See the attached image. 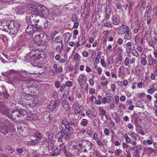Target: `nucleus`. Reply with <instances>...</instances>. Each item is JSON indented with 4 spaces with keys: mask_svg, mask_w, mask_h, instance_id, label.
Listing matches in <instances>:
<instances>
[{
    "mask_svg": "<svg viewBox=\"0 0 157 157\" xmlns=\"http://www.w3.org/2000/svg\"><path fill=\"white\" fill-rule=\"evenodd\" d=\"M24 114L23 113L22 110L19 111L18 110L16 109L13 110L11 114H10V117L9 118L12 119H14L16 118L17 117H19L23 116Z\"/></svg>",
    "mask_w": 157,
    "mask_h": 157,
    "instance_id": "7",
    "label": "nucleus"
},
{
    "mask_svg": "<svg viewBox=\"0 0 157 157\" xmlns=\"http://www.w3.org/2000/svg\"><path fill=\"white\" fill-rule=\"evenodd\" d=\"M129 105V106L128 107V109L131 111L133 110L134 108L135 107L134 105L132 104Z\"/></svg>",
    "mask_w": 157,
    "mask_h": 157,
    "instance_id": "62",
    "label": "nucleus"
},
{
    "mask_svg": "<svg viewBox=\"0 0 157 157\" xmlns=\"http://www.w3.org/2000/svg\"><path fill=\"white\" fill-rule=\"evenodd\" d=\"M66 87L65 84H61L60 86V90L61 92H63L64 90L65 87Z\"/></svg>",
    "mask_w": 157,
    "mask_h": 157,
    "instance_id": "55",
    "label": "nucleus"
},
{
    "mask_svg": "<svg viewBox=\"0 0 157 157\" xmlns=\"http://www.w3.org/2000/svg\"><path fill=\"white\" fill-rule=\"evenodd\" d=\"M116 6L117 8L119 10H121L122 8L120 2L117 3Z\"/></svg>",
    "mask_w": 157,
    "mask_h": 157,
    "instance_id": "63",
    "label": "nucleus"
},
{
    "mask_svg": "<svg viewBox=\"0 0 157 157\" xmlns=\"http://www.w3.org/2000/svg\"><path fill=\"white\" fill-rule=\"evenodd\" d=\"M35 51L36 50H32L27 54V56H29L30 58H33V59H35Z\"/></svg>",
    "mask_w": 157,
    "mask_h": 157,
    "instance_id": "25",
    "label": "nucleus"
},
{
    "mask_svg": "<svg viewBox=\"0 0 157 157\" xmlns=\"http://www.w3.org/2000/svg\"><path fill=\"white\" fill-rule=\"evenodd\" d=\"M40 18L39 15L32 13H27L26 16V20L33 25H37Z\"/></svg>",
    "mask_w": 157,
    "mask_h": 157,
    "instance_id": "3",
    "label": "nucleus"
},
{
    "mask_svg": "<svg viewBox=\"0 0 157 157\" xmlns=\"http://www.w3.org/2000/svg\"><path fill=\"white\" fill-rule=\"evenodd\" d=\"M95 155L96 156L98 157H107L105 155H102L100 152L97 150L95 151Z\"/></svg>",
    "mask_w": 157,
    "mask_h": 157,
    "instance_id": "51",
    "label": "nucleus"
},
{
    "mask_svg": "<svg viewBox=\"0 0 157 157\" xmlns=\"http://www.w3.org/2000/svg\"><path fill=\"white\" fill-rule=\"evenodd\" d=\"M77 125L76 121L74 119H71L69 121H67L66 129L70 133L74 132V129Z\"/></svg>",
    "mask_w": 157,
    "mask_h": 157,
    "instance_id": "5",
    "label": "nucleus"
},
{
    "mask_svg": "<svg viewBox=\"0 0 157 157\" xmlns=\"http://www.w3.org/2000/svg\"><path fill=\"white\" fill-rule=\"evenodd\" d=\"M148 43L151 46L154 48H157V37H154L150 40Z\"/></svg>",
    "mask_w": 157,
    "mask_h": 157,
    "instance_id": "13",
    "label": "nucleus"
},
{
    "mask_svg": "<svg viewBox=\"0 0 157 157\" xmlns=\"http://www.w3.org/2000/svg\"><path fill=\"white\" fill-rule=\"evenodd\" d=\"M111 87L112 90L113 92L115 91L116 89V86L114 84H111Z\"/></svg>",
    "mask_w": 157,
    "mask_h": 157,
    "instance_id": "59",
    "label": "nucleus"
},
{
    "mask_svg": "<svg viewBox=\"0 0 157 157\" xmlns=\"http://www.w3.org/2000/svg\"><path fill=\"white\" fill-rule=\"evenodd\" d=\"M38 141H38L37 140H33L29 141L28 143L30 144L35 145L38 143Z\"/></svg>",
    "mask_w": 157,
    "mask_h": 157,
    "instance_id": "42",
    "label": "nucleus"
},
{
    "mask_svg": "<svg viewBox=\"0 0 157 157\" xmlns=\"http://www.w3.org/2000/svg\"><path fill=\"white\" fill-rule=\"evenodd\" d=\"M75 53V52L73 51L72 54V56L74 60H78L80 58V56L78 54Z\"/></svg>",
    "mask_w": 157,
    "mask_h": 157,
    "instance_id": "29",
    "label": "nucleus"
},
{
    "mask_svg": "<svg viewBox=\"0 0 157 157\" xmlns=\"http://www.w3.org/2000/svg\"><path fill=\"white\" fill-rule=\"evenodd\" d=\"M63 43H61L57 46L56 48V50L57 51H59L60 53L61 51H63Z\"/></svg>",
    "mask_w": 157,
    "mask_h": 157,
    "instance_id": "32",
    "label": "nucleus"
},
{
    "mask_svg": "<svg viewBox=\"0 0 157 157\" xmlns=\"http://www.w3.org/2000/svg\"><path fill=\"white\" fill-rule=\"evenodd\" d=\"M93 138L94 140H95L97 144V142L100 140L98 138V134L97 132H95L94 133L93 135Z\"/></svg>",
    "mask_w": 157,
    "mask_h": 157,
    "instance_id": "30",
    "label": "nucleus"
},
{
    "mask_svg": "<svg viewBox=\"0 0 157 157\" xmlns=\"http://www.w3.org/2000/svg\"><path fill=\"white\" fill-rule=\"evenodd\" d=\"M94 77L93 76H92V78H90L89 79L88 81L90 83V84L91 86H93L94 83Z\"/></svg>",
    "mask_w": 157,
    "mask_h": 157,
    "instance_id": "50",
    "label": "nucleus"
},
{
    "mask_svg": "<svg viewBox=\"0 0 157 157\" xmlns=\"http://www.w3.org/2000/svg\"><path fill=\"white\" fill-rule=\"evenodd\" d=\"M72 21L73 22H76L78 21V16L76 14H74L72 17Z\"/></svg>",
    "mask_w": 157,
    "mask_h": 157,
    "instance_id": "44",
    "label": "nucleus"
},
{
    "mask_svg": "<svg viewBox=\"0 0 157 157\" xmlns=\"http://www.w3.org/2000/svg\"><path fill=\"white\" fill-rule=\"evenodd\" d=\"M66 87H70L73 85V83L71 81H67L65 84Z\"/></svg>",
    "mask_w": 157,
    "mask_h": 157,
    "instance_id": "49",
    "label": "nucleus"
},
{
    "mask_svg": "<svg viewBox=\"0 0 157 157\" xmlns=\"http://www.w3.org/2000/svg\"><path fill=\"white\" fill-rule=\"evenodd\" d=\"M129 27L128 26L121 25L117 28L118 30L121 34H124L129 31Z\"/></svg>",
    "mask_w": 157,
    "mask_h": 157,
    "instance_id": "14",
    "label": "nucleus"
},
{
    "mask_svg": "<svg viewBox=\"0 0 157 157\" xmlns=\"http://www.w3.org/2000/svg\"><path fill=\"white\" fill-rule=\"evenodd\" d=\"M111 11V8L110 6H107L105 9V17L106 19H108L110 17V15Z\"/></svg>",
    "mask_w": 157,
    "mask_h": 157,
    "instance_id": "20",
    "label": "nucleus"
},
{
    "mask_svg": "<svg viewBox=\"0 0 157 157\" xmlns=\"http://www.w3.org/2000/svg\"><path fill=\"white\" fill-rule=\"evenodd\" d=\"M139 156L140 155L137 151H136L134 152L133 157H139Z\"/></svg>",
    "mask_w": 157,
    "mask_h": 157,
    "instance_id": "64",
    "label": "nucleus"
},
{
    "mask_svg": "<svg viewBox=\"0 0 157 157\" xmlns=\"http://www.w3.org/2000/svg\"><path fill=\"white\" fill-rule=\"evenodd\" d=\"M0 29L9 32L8 21L6 22L2 23L0 25Z\"/></svg>",
    "mask_w": 157,
    "mask_h": 157,
    "instance_id": "17",
    "label": "nucleus"
},
{
    "mask_svg": "<svg viewBox=\"0 0 157 157\" xmlns=\"http://www.w3.org/2000/svg\"><path fill=\"white\" fill-rule=\"evenodd\" d=\"M74 96L71 95H70L68 98V99L69 100V101H70V102H71L72 103H73V101H74Z\"/></svg>",
    "mask_w": 157,
    "mask_h": 157,
    "instance_id": "54",
    "label": "nucleus"
},
{
    "mask_svg": "<svg viewBox=\"0 0 157 157\" xmlns=\"http://www.w3.org/2000/svg\"><path fill=\"white\" fill-rule=\"evenodd\" d=\"M62 105L64 109L67 111H70V108L69 105V103L66 100H63L62 102Z\"/></svg>",
    "mask_w": 157,
    "mask_h": 157,
    "instance_id": "19",
    "label": "nucleus"
},
{
    "mask_svg": "<svg viewBox=\"0 0 157 157\" xmlns=\"http://www.w3.org/2000/svg\"><path fill=\"white\" fill-rule=\"evenodd\" d=\"M129 135L131 138L136 140L137 138V134L133 132H130L129 133Z\"/></svg>",
    "mask_w": 157,
    "mask_h": 157,
    "instance_id": "31",
    "label": "nucleus"
},
{
    "mask_svg": "<svg viewBox=\"0 0 157 157\" xmlns=\"http://www.w3.org/2000/svg\"><path fill=\"white\" fill-rule=\"evenodd\" d=\"M32 11L43 15L47 14L48 10L46 7L41 4H33L31 5Z\"/></svg>",
    "mask_w": 157,
    "mask_h": 157,
    "instance_id": "2",
    "label": "nucleus"
},
{
    "mask_svg": "<svg viewBox=\"0 0 157 157\" xmlns=\"http://www.w3.org/2000/svg\"><path fill=\"white\" fill-rule=\"evenodd\" d=\"M146 56L145 55L142 54L141 55V63L144 66H145L147 63V60H146Z\"/></svg>",
    "mask_w": 157,
    "mask_h": 157,
    "instance_id": "24",
    "label": "nucleus"
},
{
    "mask_svg": "<svg viewBox=\"0 0 157 157\" xmlns=\"http://www.w3.org/2000/svg\"><path fill=\"white\" fill-rule=\"evenodd\" d=\"M8 15H7L2 14H0V17H1V20L2 21L6 20V17H8Z\"/></svg>",
    "mask_w": 157,
    "mask_h": 157,
    "instance_id": "53",
    "label": "nucleus"
},
{
    "mask_svg": "<svg viewBox=\"0 0 157 157\" xmlns=\"http://www.w3.org/2000/svg\"><path fill=\"white\" fill-rule=\"evenodd\" d=\"M56 104L54 100H52L50 102V104L48 105L47 108L50 110H53L56 107Z\"/></svg>",
    "mask_w": 157,
    "mask_h": 157,
    "instance_id": "18",
    "label": "nucleus"
},
{
    "mask_svg": "<svg viewBox=\"0 0 157 157\" xmlns=\"http://www.w3.org/2000/svg\"><path fill=\"white\" fill-rule=\"evenodd\" d=\"M9 32L11 35L16 34L19 29L20 24L16 21L11 20L8 21Z\"/></svg>",
    "mask_w": 157,
    "mask_h": 157,
    "instance_id": "1",
    "label": "nucleus"
},
{
    "mask_svg": "<svg viewBox=\"0 0 157 157\" xmlns=\"http://www.w3.org/2000/svg\"><path fill=\"white\" fill-rule=\"evenodd\" d=\"M35 32V36L36 39V40H39V41H42V38H43L44 36H46V35L42 32L41 33L40 32L37 30Z\"/></svg>",
    "mask_w": 157,
    "mask_h": 157,
    "instance_id": "11",
    "label": "nucleus"
},
{
    "mask_svg": "<svg viewBox=\"0 0 157 157\" xmlns=\"http://www.w3.org/2000/svg\"><path fill=\"white\" fill-rule=\"evenodd\" d=\"M132 71L133 73H136L139 74L140 69L138 68L137 66L134 65L132 67Z\"/></svg>",
    "mask_w": 157,
    "mask_h": 157,
    "instance_id": "33",
    "label": "nucleus"
},
{
    "mask_svg": "<svg viewBox=\"0 0 157 157\" xmlns=\"http://www.w3.org/2000/svg\"><path fill=\"white\" fill-rule=\"evenodd\" d=\"M134 52H133L132 54L134 56L136 57H138L139 56L140 54L139 53H138L137 52L136 50H134Z\"/></svg>",
    "mask_w": 157,
    "mask_h": 157,
    "instance_id": "58",
    "label": "nucleus"
},
{
    "mask_svg": "<svg viewBox=\"0 0 157 157\" xmlns=\"http://www.w3.org/2000/svg\"><path fill=\"white\" fill-rule=\"evenodd\" d=\"M99 115L100 116H103L105 115L106 111L105 110L103 109L102 107L100 106L99 108Z\"/></svg>",
    "mask_w": 157,
    "mask_h": 157,
    "instance_id": "26",
    "label": "nucleus"
},
{
    "mask_svg": "<svg viewBox=\"0 0 157 157\" xmlns=\"http://www.w3.org/2000/svg\"><path fill=\"white\" fill-rule=\"evenodd\" d=\"M104 133L106 136H108L109 135L110 132L107 129L105 128L104 130Z\"/></svg>",
    "mask_w": 157,
    "mask_h": 157,
    "instance_id": "60",
    "label": "nucleus"
},
{
    "mask_svg": "<svg viewBox=\"0 0 157 157\" xmlns=\"http://www.w3.org/2000/svg\"><path fill=\"white\" fill-rule=\"evenodd\" d=\"M79 42L80 43L81 45H83L86 42V40L85 39V36L82 34V36L81 39V40H79Z\"/></svg>",
    "mask_w": 157,
    "mask_h": 157,
    "instance_id": "38",
    "label": "nucleus"
},
{
    "mask_svg": "<svg viewBox=\"0 0 157 157\" xmlns=\"http://www.w3.org/2000/svg\"><path fill=\"white\" fill-rule=\"evenodd\" d=\"M108 143V141L107 139H105L101 141L100 140L97 142V144L100 146L104 147L107 146Z\"/></svg>",
    "mask_w": 157,
    "mask_h": 157,
    "instance_id": "23",
    "label": "nucleus"
},
{
    "mask_svg": "<svg viewBox=\"0 0 157 157\" xmlns=\"http://www.w3.org/2000/svg\"><path fill=\"white\" fill-rule=\"evenodd\" d=\"M95 93V90L94 88H91L89 91V94H94Z\"/></svg>",
    "mask_w": 157,
    "mask_h": 157,
    "instance_id": "61",
    "label": "nucleus"
},
{
    "mask_svg": "<svg viewBox=\"0 0 157 157\" xmlns=\"http://www.w3.org/2000/svg\"><path fill=\"white\" fill-rule=\"evenodd\" d=\"M78 81L80 86L84 85L86 82L87 80L86 76L83 74L80 75L78 78Z\"/></svg>",
    "mask_w": 157,
    "mask_h": 157,
    "instance_id": "9",
    "label": "nucleus"
},
{
    "mask_svg": "<svg viewBox=\"0 0 157 157\" xmlns=\"http://www.w3.org/2000/svg\"><path fill=\"white\" fill-rule=\"evenodd\" d=\"M35 52V60L40 59L45 56L44 54L42 52H40L39 50H36Z\"/></svg>",
    "mask_w": 157,
    "mask_h": 157,
    "instance_id": "16",
    "label": "nucleus"
},
{
    "mask_svg": "<svg viewBox=\"0 0 157 157\" xmlns=\"http://www.w3.org/2000/svg\"><path fill=\"white\" fill-rule=\"evenodd\" d=\"M124 63L125 66H128L130 63V60L129 59L128 57L126 58L124 61Z\"/></svg>",
    "mask_w": 157,
    "mask_h": 157,
    "instance_id": "46",
    "label": "nucleus"
},
{
    "mask_svg": "<svg viewBox=\"0 0 157 157\" xmlns=\"http://www.w3.org/2000/svg\"><path fill=\"white\" fill-rule=\"evenodd\" d=\"M56 72V70H55L53 69H51L50 71V74L51 75L54 76Z\"/></svg>",
    "mask_w": 157,
    "mask_h": 157,
    "instance_id": "56",
    "label": "nucleus"
},
{
    "mask_svg": "<svg viewBox=\"0 0 157 157\" xmlns=\"http://www.w3.org/2000/svg\"><path fill=\"white\" fill-rule=\"evenodd\" d=\"M118 104V107L121 112H123L126 110L125 106L124 104L120 102Z\"/></svg>",
    "mask_w": 157,
    "mask_h": 157,
    "instance_id": "27",
    "label": "nucleus"
},
{
    "mask_svg": "<svg viewBox=\"0 0 157 157\" xmlns=\"http://www.w3.org/2000/svg\"><path fill=\"white\" fill-rule=\"evenodd\" d=\"M122 152L121 149H118L116 150L115 152V155L117 156H119Z\"/></svg>",
    "mask_w": 157,
    "mask_h": 157,
    "instance_id": "45",
    "label": "nucleus"
},
{
    "mask_svg": "<svg viewBox=\"0 0 157 157\" xmlns=\"http://www.w3.org/2000/svg\"><path fill=\"white\" fill-rule=\"evenodd\" d=\"M63 36L64 37L65 41L67 42L70 40L71 35L70 33H67L63 35Z\"/></svg>",
    "mask_w": 157,
    "mask_h": 157,
    "instance_id": "28",
    "label": "nucleus"
},
{
    "mask_svg": "<svg viewBox=\"0 0 157 157\" xmlns=\"http://www.w3.org/2000/svg\"><path fill=\"white\" fill-rule=\"evenodd\" d=\"M124 138L125 140V142L126 143H131V139L128 137V136L126 134L124 135Z\"/></svg>",
    "mask_w": 157,
    "mask_h": 157,
    "instance_id": "52",
    "label": "nucleus"
},
{
    "mask_svg": "<svg viewBox=\"0 0 157 157\" xmlns=\"http://www.w3.org/2000/svg\"><path fill=\"white\" fill-rule=\"evenodd\" d=\"M150 88L155 92L157 91V84L154 83L151 86Z\"/></svg>",
    "mask_w": 157,
    "mask_h": 157,
    "instance_id": "48",
    "label": "nucleus"
},
{
    "mask_svg": "<svg viewBox=\"0 0 157 157\" xmlns=\"http://www.w3.org/2000/svg\"><path fill=\"white\" fill-rule=\"evenodd\" d=\"M34 25H28L27 27L26 30V32L29 35H31L33 34V35H35V31H37L36 29L33 27Z\"/></svg>",
    "mask_w": 157,
    "mask_h": 157,
    "instance_id": "10",
    "label": "nucleus"
},
{
    "mask_svg": "<svg viewBox=\"0 0 157 157\" xmlns=\"http://www.w3.org/2000/svg\"><path fill=\"white\" fill-rule=\"evenodd\" d=\"M6 151L10 153H12L15 150L14 149L12 148L10 146H7L6 148Z\"/></svg>",
    "mask_w": 157,
    "mask_h": 157,
    "instance_id": "36",
    "label": "nucleus"
},
{
    "mask_svg": "<svg viewBox=\"0 0 157 157\" xmlns=\"http://www.w3.org/2000/svg\"><path fill=\"white\" fill-rule=\"evenodd\" d=\"M74 112L75 114L79 113L80 112V107L78 105H76L75 107Z\"/></svg>",
    "mask_w": 157,
    "mask_h": 157,
    "instance_id": "40",
    "label": "nucleus"
},
{
    "mask_svg": "<svg viewBox=\"0 0 157 157\" xmlns=\"http://www.w3.org/2000/svg\"><path fill=\"white\" fill-rule=\"evenodd\" d=\"M130 30L126 32V34L124 35V38L127 40H130L132 37L131 35L129 33Z\"/></svg>",
    "mask_w": 157,
    "mask_h": 157,
    "instance_id": "34",
    "label": "nucleus"
},
{
    "mask_svg": "<svg viewBox=\"0 0 157 157\" xmlns=\"http://www.w3.org/2000/svg\"><path fill=\"white\" fill-rule=\"evenodd\" d=\"M67 120L66 119L61 120L59 126L61 129L62 130L64 129V128L66 129V125L67 123Z\"/></svg>",
    "mask_w": 157,
    "mask_h": 157,
    "instance_id": "22",
    "label": "nucleus"
},
{
    "mask_svg": "<svg viewBox=\"0 0 157 157\" xmlns=\"http://www.w3.org/2000/svg\"><path fill=\"white\" fill-rule=\"evenodd\" d=\"M55 41L58 43H62V40L61 37L59 36L56 37L55 39Z\"/></svg>",
    "mask_w": 157,
    "mask_h": 157,
    "instance_id": "39",
    "label": "nucleus"
},
{
    "mask_svg": "<svg viewBox=\"0 0 157 157\" xmlns=\"http://www.w3.org/2000/svg\"><path fill=\"white\" fill-rule=\"evenodd\" d=\"M101 55V52H98L97 57L95 59V62L97 63H99V59L101 58V57L100 56Z\"/></svg>",
    "mask_w": 157,
    "mask_h": 157,
    "instance_id": "41",
    "label": "nucleus"
},
{
    "mask_svg": "<svg viewBox=\"0 0 157 157\" xmlns=\"http://www.w3.org/2000/svg\"><path fill=\"white\" fill-rule=\"evenodd\" d=\"M148 64L149 66H153L156 63V61L155 59H154L151 55L147 56Z\"/></svg>",
    "mask_w": 157,
    "mask_h": 157,
    "instance_id": "21",
    "label": "nucleus"
},
{
    "mask_svg": "<svg viewBox=\"0 0 157 157\" xmlns=\"http://www.w3.org/2000/svg\"><path fill=\"white\" fill-rule=\"evenodd\" d=\"M15 11L18 14L21 15L26 12L25 7L23 6H18L15 7Z\"/></svg>",
    "mask_w": 157,
    "mask_h": 157,
    "instance_id": "12",
    "label": "nucleus"
},
{
    "mask_svg": "<svg viewBox=\"0 0 157 157\" xmlns=\"http://www.w3.org/2000/svg\"><path fill=\"white\" fill-rule=\"evenodd\" d=\"M86 114L89 117L91 118H92L94 117H95L96 116L95 115L93 114L92 113H91L90 111H86Z\"/></svg>",
    "mask_w": 157,
    "mask_h": 157,
    "instance_id": "37",
    "label": "nucleus"
},
{
    "mask_svg": "<svg viewBox=\"0 0 157 157\" xmlns=\"http://www.w3.org/2000/svg\"><path fill=\"white\" fill-rule=\"evenodd\" d=\"M78 142L79 145L81 148L84 147L88 149V150L91 149L93 145L90 141L84 139L79 140Z\"/></svg>",
    "mask_w": 157,
    "mask_h": 157,
    "instance_id": "6",
    "label": "nucleus"
},
{
    "mask_svg": "<svg viewBox=\"0 0 157 157\" xmlns=\"http://www.w3.org/2000/svg\"><path fill=\"white\" fill-rule=\"evenodd\" d=\"M88 122V121L87 119H84L82 120L80 124L82 125L85 126L87 125Z\"/></svg>",
    "mask_w": 157,
    "mask_h": 157,
    "instance_id": "43",
    "label": "nucleus"
},
{
    "mask_svg": "<svg viewBox=\"0 0 157 157\" xmlns=\"http://www.w3.org/2000/svg\"><path fill=\"white\" fill-rule=\"evenodd\" d=\"M113 22L114 25H118L121 22V19L120 16L117 14L113 15Z\"/></svg>",
    "mask_w": 157,
    "mask_h": 157,
    "instance_id": "15",
    "label": "nucleus"
},
{
    "mask_svg": "<svg viewBox=\"0 0 157 157\" xmlns=\"http://www.w3.org/2000/svg\"><path fill=\"white\" fill-rule=\"evenodd\" d=\"M41 136L40 132H36L35 134L34 137H36L37 140H40L41 139Z\"/></svg>",
    "mask_w": 157,
    "mask_h": 157,
    "instance_id": "47",
    "label": "nucleus"
},
{
    "mask_svg": "<svg viewBox=\"0 0 157 157\" xmlns=\"http://www.w3.org/2000/svg\"><path fill=\"white\" fill-rule=\"evenodd\" d=\"M114 99L115 101L116 104H119V97L117 95H115L114 96Z\"/></svg>",
    "mask_w": 157,
    "mask_h": 157,
    "instance_id": "57",
    "label": "nucleus"
},
{
    "mask_svg": "<svg viewBox=\"0 0 157 157\" xmlns=\"http://www.w3.org/2000/svg\"><path fill=\"white\" fill-rule=\"evenodd\" d=\"M103 24L104 26L108 27L109 28H111L113 27L112 24L110 22H107L106 21L104 22L103 21Z\"/></svg>",
    "mask_w": 157,
    "mask_h": 157,
    "instance_id": "35",
    "label": "nucleus"
},
{
    "mask_svg": "<svg viewBox=\"0 0 157 157\" xmlns=\"http://www.w3.org/2000/svg\"><path fill=\"white\" fill-rule=\"evenodd\" d=\"M0 112L8 117H10L9 110L2 102H0Z\"/></svg>",
    "mask_w": 157,
    "mask_h": 157,
    "instance_id": "8",
    "label": "nucleus"
},
{
    "mask_svg": "<svg viewBox=\"0 0 157 157\" xmlns=\"http://www.w3.org/2000/svg\"><path fill=\"white\" fill-rule=\"evenodd\" d=\"M10 122L5 120L3 122H0V132L4 135H6L8 132V126Z\"/></svg>",
    "mask_w": 157,
    "mask_h": 157,
    "instance_id": "4",
    "label": "nucleus"
}]
</instances>
